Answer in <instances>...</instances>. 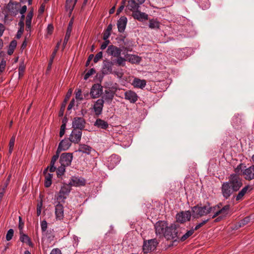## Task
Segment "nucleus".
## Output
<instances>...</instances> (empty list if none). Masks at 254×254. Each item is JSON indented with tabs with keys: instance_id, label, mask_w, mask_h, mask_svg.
Here are the masks:
<instances>
[{
	"instance_id": "nucleus-1",
	"label": "nucleus",
	"mask_w": 254,
	"mask_h": 254,
	"mask_svg": "<svg viewBox=\"0 0 254 254\" xmlns=\"http://www.w3.org/2000/svg\"><path fill=\"white\" fill-rule=\"evenodd\" d=\"M179 225L172 224L167 226L164 232V236L168 240H173L172 246L175 245L179 242V237L180 233L178 230Z\"/></svg>"
},
{
	"instance_id": "nucleus-2",
	"label": "nucleus",
	"mask_w": 254,
	"mask_h": 254,
	"mask_svg": "<svg viewBox=\"0 0 254 254\" xmlns=\"http://www.w3.org/2000/svg\"><path fill=\"white\" fill-rule=\"evenodd\" d=\"M214 208L215 207H211L208 203L204 205L198 204L191 207L192 217L194 219L201 217L210 213Z\"/></svg>"
},
{
	"instance_id": "nucleus-3",
	"label": "nucleus",
	"mask_w": 254,
	"mask_h": 254,
	"mask_svg": "<svg viewBox=\"0 0 254 254\" xmlns=\"http://www.w3.org/2000/svg\"><path fill=\"white\" fill-rule=\"evenodd\" d=\"M228 183L233 188L235 191H237L243 185L242 178L237 174H232L229 177Z\"/></svg>"
},
{
	"instance_id": "nucleus-4",
	"label": "nucleus",
	"mask_w": 254,
	"mask_h": 254,
	"mask_svg": "<svg viewBox=\"0 0 254 254\" xmlns=\"http://www.w3.org/2000/svg\"><path fill=\"white\" fill-rule=\"evenodd\" d=\"M158 244L156 239H150L147 241H144L142 250L144 254H147L151 251L155 250Z\"/></svg>"
},
{
	"instance_id": "nucleus-5",
	"label": "nucleus",
	"mask_w": 254,
	"mask_h": 254,
	"mask_svg": "<svg viewBox=\"0 0 254 254\" xmlns=\"http://www.w3.org/2000/svg\"><path fill=\"white\" fill-rule=\"evenodd\" d=\"M192 216L191 211H182L178 213L176 215V221L180 223H184L186 221L190 220Z\"/></svg>"
},
{
	"instance_id": "nucleus-6",
	"label": "nucleus",
	"mask_w": 254,
	"mask_h": 254,
	"mask_svg": "<svg viewBox=\"0 0 254 254\" xmlns=\"http://www.w3.org/2000/svg\"><path fill=\"white\" fill-rule=\"evenodd\" d=\"M221 190L223 196L226 199L229 198L234 192H235L233 188L228 182L222 184Z\"/></svg>"
},
{
	"instance_id": "nucleus-7",
	"label": "nucleus",
	"mask_w": 254,
	"mask_h": 254,
	"mask_svg": "<svg viewBox=\"0 0 254 254\" xmlns=\"http://www.w3.org/2000/svg\"><path fill=\"white\" fill-rule=\"evenodd\" d=\"M71 190L70 188L67 184L62 187L59 191L57 197V200L60 202H64V199L66 198L67 196Z\"/></svg>"
},
{
	"instance_id": "nucleus-8",
	"label": "nucleus",
	"mask_w": 254,
	"mask_h": 254,
	"mask_svg": "<svg viewBox=\"0 0 254 254\" xmlns=\"http://www.w3.org/2000/svg\"><path fill=\"white\" fill-rule=\"evenodd\" d=\"M103 93V87L101 84L97 83L92 85L90 94L91 97L95 99L99 97Z\"/></svg>"
},
{
	"instance_id": "nucleus-9",
	"label": "nucleus",
	"mask_w": 254,
	"mask_h": 254,
	"mask_svg": "<svg viewBox=\"0 0 254 254\" xmlns=\"http://www.w3.org/2000/svg\"><path fill=\"white\" fill-rule=\"evenodd\" d=\"M72 158V153H63L60 156V163L62 165L68 166L71 164Z\"/></svg>"
},
{
	"instance_id": "nucleus-10",
	"label": "nucleus",
	"mask_w": 254,
	"mask_h": 254,
	"mask_svg": "<svg viewBox=\"0 0 254 254\" xmlns=\"http://www.w3.org/2000/svg\"><path fill=\"white\" fill-rule=\"evenodd\" d=\"M85 120L81 117H75L72 121V125L73 129L82 130L85 127Z\"/></svg>"
},
{
	"instance_id": "nucleus-11",
	"label": "nucleus",
	"mask_w": 254,
	"mask_h": 254,
	"mask_svg": "<svg viewBox=\"0 0 254 254\" xmlns=\"http://www.w3.org/2000/svg\"><path fill=\"white\" fill-rule=\"evenodd\" d=\"M113 63L109 60H104L103 62L102 73L106 75L112 73Z\"/></svg>"
},
{
	"instance_id": "nucleus-12",
	"label": "nucleus",
	"mask_w": 254,
	"mask_h": 254,
	"mask_svg": "<svg viewBox=\"0 0 254 254\" xmlns=\"http://www.w3.org/2000/svg\"><path fill=\"white\" fill-rule=\"evenodd\" d=\"M145 0H129L127 7L130 10L139 9L140 5L144 2Z\"/></svg>"
},
{
	"instance_id": "nucleus-13",
	"label": "nucleus",
	"mask_w": 254,
	"mask_h": 254,
	"mask_svg": "<svg viewBox=\"0 0 254 254\" xmlns=\"http://www.w3.org/2000/svg\"><path fill=\"white\" fill-rule=\"evenodd\" d=\"M81 130L73 129L69 138L71 142L78 143L81 140Z\"/></svg>"
},
{
	"instance_id": "nucleus-14",
	"label": "nucleus",
	"mask_w": 254,
	"mask_h": 254,
	"mask_svg": "<svg viewBox=\"0 0 254 254\" xmlns=\"http://www.w3.org/2000/svg\"><path fill=\"white\" fill-rule=\"evenodd\" d=\"M19 4L18 3L9 2L6 5V9L11 15L15 16L18 12Z\"/></svg>"
},
{
	"instance_id": "nucleus-15",
	"label": "nucleus",
	"mask_w": 254,
	"mask_h": 254,
	"mask_svg": "<svg viewBox=\"0 0 254 254\" xmlns=\"http://www.w3.org/2000/svg\"><path fill=\"white\" fill-rule=\"evenodd\" d=\"M131 10L132 17L139 21H143V20H147L148 16L147 14L141 12L138 10Z\"/></svg>"
},
{
	"instance_id": "nucleus-16",
	"label": "nucleus",
	"mask_w": 254,
	"mask_h": 254,
	"mask_svg": "<svg viewBox=\"0 0 254 254\" xmlns=\"http://www.w3.org/2000/svg\"><path fill=\"white\" fill-rule=\"evenodd\" d=\"M104 101L103 99H98L95 103L93 107L96 115L101 114L104 106Z\"/></svg>"
},
{
	"instance_id": "nucleus-17",
	"label": "nucleus",
	"mask_w": 254,
	"mask_h": 254,
	"mask_svg": "<svg viewBox=\"0 0 254 254\" xmlns=\"http://www.w3.org/2000/svg\"><path fill=\"white\" fill-rule=\"evenodd\" d=\"M122 50L120 48L114 46L110 45L107 50V53L112 56L115 57H119L121 55Z\"/></svg>"
},
{
	"instance_id": "nucleus-18",
	"label": "nucleus",
	"mask_w": 254,
	"mask_h": 254,
	"mask_svg": "<svg viewBox=\"0 0 254 254\" xmlns=\"http://www.w3.org/2000/svg\"><path fill=\"white\" fill-rule=\"evenodd\" d=\"M125 99L131 103H134L138 99V96L134 91L127 90L125 93Z\"/></svg>"
},
{
	"instance_id": "nucleus-19",
	"label": "nucleus",
	"mask_w": 254,
	"mask_h": 254,
	"mask_svg": "<svg viewBox=\"0 0 254 254\" xmlns=\"http://www.w3.org/2000/svg\"><path fill=\"white\" fill-rule=\"evenodd\" d=\"M72 92V91L71 89H70L66 93V95L64 99V100L62 104L59 113V116L60 117H62L64 115L66 103L71 95Z\"/></svg>"
},
{
	"instance_id": "nucleus-20",
	"label": "nucleus",
	"mask_w": 254,
	"mask_h": 254,
	"mask_svg": "<svg viewBox=\"0 0 254 254\" xmlns=\"http://www.w3.org/2000/svg\"><path fill=\"white\" fill-rule=\"evenodd\" d=\"M67 185L70 188L71 186L77 187L84 186L85 185V181L83 179H80L76 177H72Z\"/></svg>"
},
{
	"instance_id": "nucleus-21",
	"label": "nucleus",
	"mask_w": 254,
	"mask_h": 254,
	"mask_svg": "<svg viewBox=\"0 0 254 254\" xmlns=\"http://www.w3.org/2000/svg\"><path fill=\"white\" fill-rule=\"evenodd\" d=\"M166 223L164 222H157L155 225V229L157 234H164V232L167 228Z\"/></svg>"
},
{
	"instance_id": "nucleus-22",
	"label": "nucleus",
	"mask_w": 254,
	"mask_h": 254,
	"mask_svg": "<svg viewBox=\"0 0 254 254\" xmlns=\"http://www.w3.org/2000/svg\"><path fill=\"white\" fill-rule=\"evenodd\" d=\"M127 22V18L125 16H122L118 21L117 26L120 32H123L126 27Z\"/></svg>"
},
{
	"instance_id": "nucleus-23",
	"label": "nucleus",
	"mask_w": 254,
	"mask_h": 254,
	"mask_svg": "<svg viewBox=\"0 0 254 254\" xmlns=\"http://www.w3.org/2000/svg\"><path fill=\"white\" fill-rule=\"evenodd\" d=\"M243 174L246 180H251L254 179V165L245 169Z\"/></svg>"
},
{
	"instance_id": "nucleus-24",
	"label": "nucleus",
	"mask_w": 254,
	"mask_h": 254,
	"mask_svg": "<svg viewBox=\"0 0 254 254\" xmlns=\"http://www.w3.org/2000/svg\"><path fill=\"white\" fill-rule=\"evenodd\" d=\"M250 187L248 185L244 187L235 196L236 197V200L237 201H240L242 200L245 194L248 192V191H250L251 189H250Z\"/></svg>"
},
{
	"instance_id": "nucleus-25",
	"label": "nucleus",
	"mask_w": 254,
	"mask_h": 254,
	"mask_svg": "<svg viewBox=\"0 0 254 254\" xmlns=\"http://www.w3.org/2000/svg\"><path fill=\"white\" fill-rule=\"evenodd\" d=\"M55 214L57 219L61 220L64 217V207L62 204L60 202L56 206Z\"/></svg>"
},
{
	"instance_id": "nucleus-26",
	"label": "nucleus",
	"mask_w": 254,
	"mask_h": 254,
	"mask_svg": "<svg viewBox=\"0 0 254 254\" xmlns=\"http://www.w3.org/2000/svg\"><path fill=\"white\" fill-rule=\"evenodd\" d=\"M72 21H70L68 23V26L67 27L66 34H65L64 39V43H63V47H65V46L66 45V44L69 39V37L70 36V34H71V30H72Z\"/></svg>"
},
{
	"instance_id": "nucleus-27",
	"label": "nucleus",
	"mask_w": 254,
	"mask_h": 254,
	"mask_svg": "<svg viewBox=\"0 0 254 254\" xmlns=\"http://www.w3.org/2000/svg\"><path fill=\"white\" fill-rule=\"evenodd\" d=\"M132 84L135 87L142 89L145 86L146 81L144 79H140L138 78H135L133 79Z\"/></svg>"
},
{
	"instance_id": "nucleus-28",
	"label": "nucleus",
	"mask_w": 254,
	"mask_h": 254,
	"mask_svg": "<svg viewBox=\"0 0 254 254\" xmlns=\"http://www.w3.org/2000/svg\"><path fill=\"white\" fill-rule=\"evenodd\" d=\"M33 16V11L31 10L28 13L26 18V30L27 31H30L31 30V24Z\"/></svg>"
},
{
	"instance_id": "nucleus-29",
	"label": "nucleus",
	"mask_w": 254,
	"mask_h": 254,
	"mask_svg": "<svg viewBox=\"0 0 254 254\" xmlns=\"http://www.w3.org/2000/svg\"><path fill=\"white\" fill-rule=\"evenodd\" d=\"M71 141L69 138H65L60 142L59 145L60 148H63V150H66L71 146Z\"/></svg>"
},
{
	"instance_id": "nucleus-30",
	"label": "nucleus",
	"mask_w": 254,
	"mask_h": 254,
	"mask_svg": "<svg viewBox=\"0 0 254 254\" xmlns=\"http://www.w3.org/2000/svg\"><path fill=\"white\" fill-rule=\"evenodd\" d=\"M94 125L104 129H107L109 127V124L107 122L100 119H97Z\"/></svg>"
},
{
	"instance_id": "nucleus-31",
	"label": "nucleus",
	"mask_w": 254,
	"mask_h": 254,
	"mask_svg": "<svg viewBox=\"0 0 254 254\" xmlns=\"http://www.w3.org/2000/svg\"><path fill=\"white\" fill-rule=\"evenodd\" d=\"M125 37L122 39V40L124 41V45L122 47V48L125 50V51L127 52L128 51H131L132 47L133 46L132 42L130 40L126 39L125 41L124 40Z\"/></svg>"
},
{
	"instance_id": "nucleus-32",
	"label": "nucleus",
	"mask_w": 254,
	"mask_h": 254,
	"mask_svg": "<svg viewBox=\"0 0 254 254\" xmlns=\"http://www.w3.org/2000/svg\"><path fill=\"white\" fill-rule=\"evenodd\" d=\"M251 217V216H247L243 220H241L239 222H238L236 225V229H238L239 228L243 227L246 224H248L252 219Z\"/></svg>"
},
{
	"instance_id": "nucleus-33",
	"label": "nucleus",
	"mask_w": 254,
	"mask_h": 254,
	"mask_svg": "<svg viewBox=\"0 0 254 254\" xmlns=\"http://www.w3.org/2000/svg\"><path fill=\"white\" fill-rule=\"evenodd\" d=\"M20 240L23 243H26L32 248L34 247V244L31 241L30 238L26 234H21Z\"/></svg>"
},
{
	"instance_id": "nucleus-34",
	"label": "nucleus",
	"mask_w": 254,
	"mask_h": 254,
	"mask_svg": "<svg viewBox=\"0 0 254 254\" xmlns=\"http://www.w3.org/2000/svg\"><path fill=\"white\" fill-rule=\"evenodd\" d=\"M78 150L79 152L89 154L92 150V148L86 144H80Z\"/></svg>"
},
{
	"instance_id": "nucleus-35",
	"label": "nucleus",
	"mask_w": 254,
	"mask_h": 254,
	"mask_svg": "<svg viewBox=\"0 0 254 254\" xmlns=\"http://www.w3.org/2000/svg\"><path fill=\"white\" fill-rule=\"evenodd\" d=\"M105 94L102 97V99H104L107 101H112L114 96V93L110 90H106L105 91Z\"/></svg>"
},
{
	"instance_id": "nucleus-36",
	"label": "nucleus",
	"mask_w": 254,
	"mask_h": 254,
	"mask_svg": "<svg viewBox=\"0 0 254 254\" xmlns=\"http://www.w3.org/2000/svg\"><path fill=\"white\" fill-rule=\"evenodd\" d=\"M60 45V42L58 43L54 51H53V52L52 54V56H51V59H50V62L49 63V65L48 66V69H49V70L51 68V66L53 63V60L56 55L57 52L58 50H59Z\"/></svg>"
},
{
	"instance_id": "nucleus-37",
	"label": "nucleus",
	"mask_w": 254,
	"mask_h": 254,
	"mask_svg": "<svg viewBox=\"0 0 254 254\" xmlns=\"http://www.w3.org/2000/svg\"><path fill=\"white\" fill-rule=\"evenodd\" d=\"M43 235H44L50 241L53 240L55 237L53 230L50 229L45 231Z\"/></svg>"
},
{
	"instance_id": "nucleus-38",
	"label": "nucleus",
	"mask_w": 254,
	"mask_h": 254,
	"mask_svg": "<svg viewBox=\"0 0 254 254\" xmlns=\"http://www.w3.org/2000/svg\"><path fill=\"white\" fill-rule=\"evenodd\" d=\"M194 233L193 230L191 229L189 231H188L184 235H183L181 238L179 237V242H184L188 238H189L190 236H191Z\"/></svg>"
},
{
	"instance_id": "nucleus-39",
	"label": "nucleus",
	"mask_w": 254,
	"mask_h": 254,
	"mask_svg": "<svg viewBox=\"0 0 254 254\" xmlns=\"http://www.w3.org/2000/svg\"><path fill=\"white\" fill-rule=\"evenodd\" d=\"M17 45V42L15 40H12L9 45V48L7 51V54L9 55H11L13 54L14 50L16 48Z\"/></svg>"
},
{
	"instance_id": "nucleus-40",
	"label": "nucleus",
	"mask_w": 254,
	"mask_h": 254,
	"mask_svg": "<svg viewBox=\"0 0 254 254\" xmlns=\"http://www.w3.org/2000/svg\"><path fill=\"white\" fill-rule=\"evenodd\" d=\"M230 210V205H226L222 208L219 210L220 215L225 217L229 213Z\"/></svg>"
},
{
	"instance_id": "nucleus-41",
	"label": "nucleus",
	"mask_w": 254,
	"mask_h": 254,
	"mask_svg": "<svg viewBox=\"0 0 254 254\" xmlns=\"http://www.w3.org/2000/svg\"><path fill=\"white\" fill-rule=\"evenodd\" d=\"M66 166L61 165L57 169V175L59 178H62L65 172V168Z\"/></svg>"
},
{
	"instance_id": "nucleus-42",
	"label": "nucleus",
	"mask_w": 254,
	"mask_h": 254,
	"mask_svg": "<svg viewBox=\"0 0 254 254\" xmlns=\"http://www.w3.org/2000/svg\"><path fill=\"white\" fill-rule=\"evenodd\" d=\"M149 27L151 29H156L159 28V22L153 19L149 20Z\"/></svg>"
},
{
	"instance_id": "nucleus-43",
	"label": "nucleus",
	"mask_w": 254,
	"mask_h": 254,
	"mask_svg": "<svg viewBox=\"0 0 254 254\" xmlns=\"http://www.w3.org/2000/svg\"><path fill=\"white\" fill-rule=\"evenodd\" d=\"M117 59L116 60V64L118 66H124L125 65V62L126 61V59L120 56L117 57Z\"/></svg>"
},
{
	"instance_id": "nucleus-44",
	"label": "nucleus",
	"mask_w": 254,
	"mask_h": 254,
	"mask_svg": "<svg viewBox=\"0 0 254 254\" xmlns=\"http://www.w3.org/2000/svg\"><path fill=\"white\" fill-rule=\"evenodd\" d=\"M210 218H208L207 219L203 220L201 223L198 224L194 228L192 227L191 229L193 230V232H194L195 231H196L198 230L199 228H200L201 227H202L203 225H204L207 222H208Z\"/></svg>"
},
{
	"instance_id": "nucleus-45",
	"label": "nucleus",
	"mask_w": 254,
	"mask_h": 254,
	"mask_svg": "<svg viewBox=\"0 0 254 254\" xmlns=\"http://www.w3.org/2000/svg\"><path fill=\"white\" fill-rule=\"evenodd\" d=\"M15 140V136L13 135L11 137V138L10 140V141H9V154H11L12 152V150H13V149L14 147Z\"/></svg>"
},
{
	"instance_id": "nucleus-46",
	"label": "nucleus",
	"mask_w": 254,
	"mask_h": 254,
	"mask_svg": "<svg viewBox=\"0 0 254 254\" xmlns=\"http://www.w3.org/2000/svg\"><path fill=\"white\" fill-rule=\"evenodd\" d=\"M95 69L93 68H91L88 71V72L85 74L84 79L87 80L89 77L95 73Z\"/></svg>"
},
{
	"instance_id": "nucleus-47",
	"label": "nucleus",
	"mask_w": 254,
	"mask_h": 254,
	"mask_svg": "<svg viewBox=\"0 0 254 254\" xmlns=\"http://www.w3.org/2000/svg\"><path fill=\"white\" fill-rule=\"evenodd\" d=\"M49 169V167H47L44 170L43 173L45 175V180H52V178L53 177V175L50 173H47L48 170Z\"/></svg>"
},
{
	"instance_id": "nucleus-48",
	"label": "nucleus",
	"mask_w": 254,
	"mask_h": 254,
	"mask_svg": "<svg viewBox=\"0 0 254 254\" xmlns=\"http://www.w3.org/2000/svg\"><path fill=\"white\" fill-rule=\"evenodd\" d=\"M13 234H14V231L12 229H9L7 231L6 235V239L7 241H10L12 239V238L13 236Z\"/></svg>"
},
{
	"instance_id": "nucleus-49",
	"label": "nucleus",
	"mask_w": 254,
	"mask_h": 254,
	"mask_svg": "<svg viewBox=\"0 0 254 254\" xmlns=\"http://www.w3.org/2000/svg\"><path fill=\"white\" fill-rule=\"evenodd\" d=\"M103 57V53L102 52L98 53L93 59V61L95 63H97Z\"/></svg>"
},
{
	"instance_id": "nucleus-50",
	"label": "nucleus",
	"mask_w": 254,
	"mask_h": 254,
	"mask_svg": "<svg viewBox=\"0 0 254 254\" xmlns=\"http://www.w3.org/2000/svg\"><path fill=\"white\" fill-rule=\"evenodd\" d=\"M47 222L46 220H43L41 223V230L42 231V233H44L45 231H46L47 229Z\"/></svg>"
},
{
	"instance_id": "nucleus-51",
	"label": "nucleus",
	"mask_w": 254,
	"mask_h": 254,
	"mask_svg": "<svg viewBox=\"0 0 254 254\" xmlns=\"http://www.w3.org/2000/svg\"><path fill=\"white\" fill-rule=\"evenodd\" d=\"M130 57L129 59H128L129 62L132 63H138V57L137 56H135V55H130L128 56Z\"/></svg>"
},
{
	"instance_id": "nucleus-52",
	"label": "nucleus",
	"mask_w": 254,
	"mask_h": 254,
	"mask_svg": "<svg viewBox=\"0 0 254 254\" xmlns=\"http://www.w3.org/2000/svg\"><path fill=\"white\" fill-rule=\"evenodd\" d=\"M24 70H25V66L23 64H21L19 66V68H18L19 77H21L23 75Z\"/></svg>"
},
{
	"instance_id": "nucleus-53",
	"label": "nucleus",
	"mask_w": 254,
	"mask_h": 254,
	"mask_svg": "<svg viewBox=\"0 0 254 254\" xmlns=\"http://www.w3.org/2000/svg\"><path fill=\"white\" fill-rule=\"evenodd\" d=\"M66 126L65 125H62L60 128V136L62 137L65 133V130Z\"/></svg>"
},
{
	"instance_id": "nucleus-54",
	"label": "nucleus",
	"mask_w": 254,
	"mask_h": 254,
	"mask_svg": "<svg viewBox=\"0 0 254 254\" xmlns=\"http://www.w3.org/2000/svg\"><path fill=\"white\" fill-rule=\"evenodd\" d=\"M103 34V39L104 40H108V39L110 37V36L111 35V33L105 30Z\"/></svg>"
},
{
	"instance_id": "nucleus-55",
	"label": "nucleus",
	"mask_w": 254,
	"mask_h": 254,
	"mask_svg": "<svg viewBox=\"0 0 254 254\" xmlns=\"http://www.w3.org/2000/svg\"><path fill=\"white\" fill-rule=\"evenodd\" d=\"M42 207V202L38 204L37 208V215L39 216L41 213V209Z\"/></svg>"
},
{
	"instance_id": "nucleus-56",
	"label": "nucleus",
	"mask_w": 254,
	"mask_h": 254,
	"mask_svg": "<svg viewBox=\"0 0 254 254\" xmlns=\"http://www.w3.org/2000/svg\"><path fill=\"white\" fill-rule=\"evenodd\" d=\"M81 93H82L81 90L78 89V91L76 93V94H75V98L77 99H79L80 100H82L83 98H82V96L81 95Z\"/></svg>"
},
{
	"instance_id": "nucleus-57",
	"label": "nucleus",
	"mask_w": 254,
	"mask_h": 254,
	"mask_svg": "<svg viewBox=\"0 0 254 254\" xmlns=\"http://www.w3.org/2000/svg\"><path fill=\"white\" fill-rule=\"evenodd\" d=\"M105 41L101 44V49L104 50L107 47L108 44L109 43V40H104Z\"/></svg>"
},
{
	"instance_id": "nucleus-58",
	"label": "nucleus",
	"mask_w": 254,
	"mask_h": 254,
	"mask_svg": "<svg viewBox=\"0 0 254 254\" xmlns=\"http://www.w3.org/2000/svg\"><path fill=\"white\" fill-rule=\"evenodd\" d=\"M58 158L59 157L58 155H54L52 158L51 161L50 163L51 165H55V164Z\"/></svg>"
},
{
	"instance_id": "nucleus-59",
	"label": "nucleus",
	"mask_w": 254,
	"mask_h": 254,
	"mask_svg": "<svg viewBox=\"0 0 254 254\" xmlns=\"http://www.w3.org/2000/svg\"><path fill=\"white\" fill-rule=\"evenodd\" d=\"M6 65L5 61H1L0 63V72H2L5 68V66Z\"/></svg>"
},
{
	"instance_id": "nucleus-60",
	"label": "nucleus",
	"mask_w": 254,
	"mask_h": 254,
	"mask_svg": "<svg viewBox=\"0 0 254 254\" xmlns=\"http://www.w3.org/2000/svg\"><path fill=\"white\" fill-rule=\"evenodd\" d=\"M93 58H94V55L93 54H91L89 56L88 59L86 62V64H85L86 66H89L91 61L93 59Z\"/></svg>"
},
{
	"instance_id": "nucleus-61",
	"label": "nucleus",
	"mask_w": 254,
	"mask_h": 254,
	"mask_svg": "<svg viewBox=\"0 0 254 254\" xmlns=\"http://www.w3.org/2000/svg\"><path fill=\"white\" fill-rule=\"evenodd\" d=\"M74 102H75V101H74V99H72L70 101V103H69V105H68V106L67 107V111H70L72 108V107L74 105Z\"/></svg>"
},
{
	"instance_id": "nucleus-62",
	"label": "nucleus",
	"mask_w": 254,
	"mask_h": 254,
	"mask_svg": "<svg viewBox=\"0 0 254 254\" xmlns=\"http://www.w3.org/2000/svg\"><path fill=\"white\" fill-rule=\"evenodd\" d=\"M23 32H24L23 29L19 28V30H18L17 34H16V38L17 39H19L21 37L22 34H23Z\"/></svg>"
},
{
	"instance_id": "nucleus-63",
	"label": "nucleus",
	"mask_w": 254,
	"mask_h": 254,
	"mask_svg": "<svg viewBox=\"0 0 254 254\" xmlns=\"http://www.w3.org/2000/svg\"><path fill=\"white\" fill-rule=\"evenodd\" d=\"M50 254H62V253L59 249H54L51 251Z\"/></svg>"
},
{
	"instance_id": "nucleus-64",
	"label": "nucleus",
	"mask_w": 254,
	"mask_h": 254,
	"mask_svg": "<svg viewBox=\"0 0 254 254\" xmlns=\"http://www.w3.org/2000/svg\"><path fill=\"white\" fill-rule=\"evenodd\" d=\"M73 0H66L65 6L67 8L71 9L72 7L71 4Z\"/></svg>"
}]
</instances>
